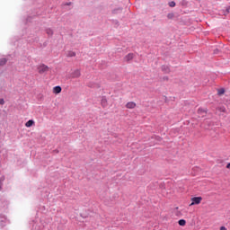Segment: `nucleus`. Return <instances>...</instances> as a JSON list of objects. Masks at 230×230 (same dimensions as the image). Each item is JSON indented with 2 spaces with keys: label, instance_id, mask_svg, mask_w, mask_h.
Returning a JSON list of instances; mask_svg holds the SVG:
<instances>
[{
  "label": "nucleus",
  "instance_id": "obj_1",
  "mask_svg": "<svg viewBox=\"0 0 230 230\" xmlns=\"http://www.w3.org/2000/svg\"><path fill=\"white\" fill-rule=\"evenodd\" d=\"M37 70L40 75H44V73H48V71H49V66L40 64L37 66Z\"/></svg>",
  "mask_w": 230,
  "mask_h": 230
},
{
  "label": "nucleus",
  "instance_id": "obj_2",
  "mask_svg": "<svg viewBox=\"0 0 230 230\" xmlns=\"http://www.w3.org/2000/svg\"><path fill=\"white\" fill-rule=\"evenodd\" d=\"M191 203L190 204V207L191 206H199L200 202H202V197H194L190 199Z\"/></svg>",
  "mask_w": 230,
  "mask_h": 230
},
{
  "label": "nucleus",
  "instance_id": "obj_3",
  "mask_svg": "<svg viewBox=\"0 0 230 230\" xmlns=\"http://www.w3.org/2000/svg\"><path fill=\"white\" fill-rule=\"evenodd\" d=\"M80 76H82V73L80 72V69H75L71 74L72 78H80Z\"/></svg>",
  "mask_w": 230,
  "mask_h": 230
},
{
  "label": "nucleus",
  "instance_id": "obj_4",
  "mask_svg": "<svg viewBox=\"0 0 230 230\" xmlns=\"http://www.w3.org/2000/svg\"><path fill=\"white\" fill-rule=\"evenodd\" d=\"M134 59V53H129L124 57L125 62H130V60Z\"/></svg>",
  "mask_w": 230,
  "mask_h": 230
},
{
  "label": "nucleus",
  "instance_id": "obj_5",
  "mask_svg": "<svg viewBox=\"0 0 230 230\" xmlns=\"http://www.w3.org/2000/svg\"><path fill=\"white\" fill-rule=\"evenodd\" d=\"M60 93H62V87L60 86H55L53 88V93L54 94H60Z\"/></svg>",
  "mask_w": 230,
  "mask_h": 230
},
{
  "label": "nucleus",
  "instance_id": "obj_6",
  "mask_svg": "<svg viewBox=\"0 0 230 230\" xmlns=\"http://www.w3.org/2000/svg\"><path fill=\"white\" fill-rule=\"evenodd\" d=\"M136 102H129L126 104L127 109H136Z\"/></svg>",
  "mask_w": 230,
  "mask_h": 230
},
{
  "label": "nucleus",
  "instance_id": "obj_7",
  "mask_svg": "<svg viewBox=\"0 0 230 230\" xmlns=\"http://www.w3.org/2000/svg\"><path fill=\"white\" fill-rule=\"evenodd\" d=\"M198 114H199L202 118H204V116H206V114H207V111H206V110H204L202 108H199Z\"/></svg>",
  "mask_w": 230,
  "mask_h": 230
},
{
  "label": "nucleus",
  "instance_id": "obj_8",
  "mask_svg": "<svg viewBox=\"0 0 230 230\" xmlns=\"http://www.w3.org/2000/svg\"><path fill=\"white\" fill-rule=\"evenodd\" d=\"M33 125H35V121H33V119H30L25 123V127L27 128L33 127Z\"/></svg>",
  "mask_w": 230,
  "mask_h": 230
},
{
  "label": "nucleus",
  "instance_id": "obj_9",
  "mask_svg": "<svg viewBox=\"0 0 230 230\" xmlns=\"http://www.w3.org/2000/svg\"><path fill=\"white\" fill-rule=\"evenodd\" d=\"M162 71H164V73H165L166 75H168V73H170V66H162Z\"/></svg>",
  "mask_w": 230,
  "mask_h": 230
},
{
  "label": "nucleus",
  "instance_id": "obj_10",
  "mask_svg": "<svg viewBox=\"0 0 230 230\" xmlns=\"http://www.w3.org/2000/svg\"><path fill=\"white\" fill-rule=\"evenodd\" d=\"M174 213H175V216H176V217H182V212H181V210H179V208H178V207H176V208H174Z\"/></svg>",
  "mask_w": 230,
  "mask_h": 230
},
{
  "label": "nucleus",
  "instance_id": "obj_11",
  "mask_svg": "<svg viewBox=\"0 0 230 230\" xmlns=\"http://www.w3.org/2000/svg\"><path fill=\"white\" fill-rule=\"evenodd\" d=\"M179 226H186V220L181 219L178 221Z\"/></svg>",
  "mask_w": 230,
  "mask_h": 230
},
{
  "label": "nucleus",
  "instance_id": "obj_12",
  "mask_svg": "<svg viewBox=\"0 0 230 230\" xmlns=\"http://www.w3.org/2000/svg\"><path fill=\"white\" fill-rule=\"evenodd\" d=\"M226 93V90H224V88H221V89H219L218 91H217V94L219 95V96H222V94H224Z\"/></svg>",
  "mask_w": 230,
  "mask_h": 230
},
{
  "label": "nucleus",
  "instance_id": "obj_13",
  "mask_svg": "<svg viewBox=\"0 0 230 230\" xmlns=\"http://www.w3.org/2000/svg\"><path fill=\"white\" fill-rule=\"evenodd\" d=\"M7 60L6 58H3L0 59V66H4V64H6Z\"/></svg>",
  "mask_w": 230,
  "mask_h": 230
},
{
  "label": "nucleus",
  "instance_id": "obj_14",
  "mask_svg": "<svg viewBox=\"0 0 230 230\" xmlns=\"http://www.w3.org/2000/svg\"><path fill=\"white\" fill-rule=\"evenodd\" d=\"M46 33L49 34V37H51V35H53V30H51V29H47V30H46Z\"/></svg>",
  "mask_w": 230,
  "mask_h": 230
},
{
  "label": "nucleus",
  "instance_id": "obj_15",
  "mask_svg": "<svg viewBox=\"0 0 230 230\" xmlns=\"http://www.w3.org/2000/svg\"><path fill=\"white\" fill-rule=\"evenodd\" d=\"M67 57H76V53L75 52H73V51H69L67 53Z\"/></svg>",
  "mask_w": 230,
  "mask_h": 230
},
{
  "label": "nucleus",
  "instance_id": "obj_16",
  "mask_svg": "<svg viewBox=\"0 0 230 230\" xmlns=\"http://www.w3.org/2000/svg\"><path fill=\"white\" fill-rule=\"evenodd\" d=\"M173 17H174L173 13H170L167 14L168 19H173Z\"/></svg>",
  "mask_w": 230,
  "mask_h": 230
},
{
  "label": "nucleus",
  "instance_id": "obj_17",
  "mask_svg": "<svg viewBox=\"0 0 230 230\" xmlns=\"http://www.w3.org/2000/svg\"><path fill=\"white\" fill-rule=\"evenodd\" d=\"M169 6H171V8L175 7V2H173V1L170 2Z\"/></svg>",
  "mask_w": 230,
  "mask_h": 230
},
{
  "label": "nucleus",
  "instance_id": "obj_18",
  "mask_svg": "<svg viewBox=\"0 0 230 230\" xmlns=\"http://www.w3.org/2000/svg\"><path fill=\"white\" fill-rule=\"evenodd\" d=\"M102 105H105V103H107V99H102Z\"/></svg>",
  "mask_w": 230,
  "mask_h": 230
},
{
  "label": "nucleus",
  "instance_id": "obj_19",
  "mask_svg": "<svg viewBox=\"0 0 230 230\" xmlns=\"http://www.w3.org/2000/svg\"><path fill=\"white\" fill-rule=\"evenodd\" d=\"M0 105H4V99L0 100Z\"/></svg>",
  "mask_w": 230,
  "mask_h": 230
},
{
  "label": "nucleus",
  "instance_id": "obj_20",
  "mask_svg": "<svg viewBox=\"0 0 230 230\" xmlns=\"http://www.w3.org/2000/svg\"><path fill=\"white\" fill-rule=\"evenodd\" d=\"M220 230H227V228H226V226H221Z\"/></svg>",
  "mask_w": 230,
  "mask_h": 230
},
{
  "label": "nucleus",
  "instance_id": "obj_21",
  "mask_svg": "<svg viewBox=\"0 0 230 230\" xmlns=\"http://www.w3.org/2000/svg\"><path fill=\"white\" fill-rule=\"evenodd\" d=\"M226 167L229 168L230 167V164H228Z\"/></svg>",
  "mask_w": 230,
  "mask_h": 230
},
{
  "label": "nucleus",
  "instance_id": "obj_22",
  "mask_svg": "<svg viewBox=\"0 0 230 230\" xmlns=\"http://www.w3.org/2000/svg\"><path fill=\"white\" fill-rule=\"evenodd\" d=\"M2 188H3V187H2V185L0 184V190H2Z\"/></svg>",
  "mask_w": 230,
  "mask_h": 230
},
{
  "label": "nucleus",
  "instance_id": "obj_23",
  "mask_svg": "<svg viewBox=\"0 0 230 230\" xmlns=\"http://www.w3.org/2000/svg\"><path fill=\"white\" fill-rule=\"evenodd\" d=\"M165 80H168V77H165Z\"/></svg>",
  "mask_w": 230,
  "mask_h": 230
}]
</instances>
